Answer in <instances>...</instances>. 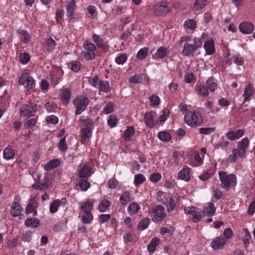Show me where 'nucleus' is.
I'll list each match as a JSON object with an SVG mask.
<instances>
[{
    "label": "nucleus",
    "mask_w": 255,
    "mask_h": 255,
    "mask_svg": "<svg viewBox=\"0 0 255 255\" xmlns=\"http://www.w3.org/2000/svg\"><path fill=\"white\" fill-rule=\"evenodd\" d=\"M32 176L35 182L32 185L33 188L42 190L44 188H47L49 187L50 180H51V174L46 172L43 178L41 179L42 174L38 170H36L33 172Z\"/></svg>",
    "instance_id": "f257e3e1"
},
{
    "label": "nucleus",
    "mask_w": 255,
    "mask_h": 255,
    "mask_svg": "<svg viewBox=\"0 0 255 255\" xmlns=\"http://www.w3.org/2000/svg\"><path fill=\"white\" fill-rule=\"evenodd\" d=\"M219 176L221 186L227 190L235 187L237 184V178L234 174L228 175L226 172L221 171L219 173Z\"/></svg>",
    "instance_id": "f03ea898"
},
{
    "label": "nucleus",
    "mask_w": 255,
    "mask_h": 255,
    "mask_svg": "<svg viewBox=\"0 0 255 255\" xmlns=\"http://www.w3.org/2000/svg\"><path fill=\"white\" fill-rule=\"evenodd\" d=\"M185 123L191 127H197L200 126L203 120L200 113L197 111H188L184 117Z\"/></svg>",
    "instance_id": "7ed1b4c3"
},
{
    "label": "nucleus",
    "mask_w": 255,
    "mask_h": 255,
    "mask_svg": "<svg viewBox=\"0 0 255 255\" xmlns=\"http://www.w3.org/2000/svg\"><path fill=\"white\" fill-rule=\"evenodd\" d=\"M158 199L161 203L165 204L168 212L172 211L175 207V203L173 198L169 194L162 192L158 193Z\"/></svg>",
    "instance_id": "20e7f679"
},
{
    "label": "nucleus",
    "mask_w": 255,
    "mask_h": 255,
    "mask_svg": "<svg viewBox=\"0 0 255 255\" xmlns=\"http://www.w3.org/2000/svg\"><path fill=\"white\" fill-rule=\"evenodd\" d=\"M148 10L154 12L156 15H161L166 14L170 11L166 1H161L160 3L149 6Z\"/></svg>",
    "instance_id": "39448f33"
},
{
    "label": "nucleus",
    "mask_w": 255,
    "mask_h": 255,
    "mask_svg": "<svg viewBox=\"0 0 255 255\" xmlns=\"http://www.w3.org/2000/svg\"><path fill=\"white\" fill-rule=\"evenodd\" d=\"M75 106L77 108L75 111L76 115L81 114L86 109L89 104L88 98L82 96L77 97L73 101Z\"/></svg>",
    "instance_id": "423d86ee"
},
{
    "label": "nucleus",
    "mask_w": 255,
    "mask_h": 255,
    "mask_svg": "<svg viewBox=\"0 0 255 255\" xmlns=\"http://www.w3.org/2000/svg\"><path fill=\"white\" fill-rule=\"evenodd\" d=\"M37 111V105L33 103H28L23 106L20 110L21 115L24 117L34 116Z\"/></svg>",
    "instance_id": "0eeeda50"
},
{
    "label": "nucleus",
    "mask_w": 255,
    "mask_h": 255,
    "mask_svg": "<svg viewBox=\"0 0 255 255\" xmlns=\"http://www.w3.org/2000/svg\"><path fill=\"white\" fill-rule=\"evenodd\" d=\"M20 200V198L18 195L14 198L12 204L10 214L12 217H18L19 219H21L22 215L21 212L23 210V208L19 204Z\"/></svg>",
    "instance_id": "6e6552de"
},
{
    "label": "nucleus",
    "mask_w": 255,
    "mask_h": 255,
    "mask_svg": "<svg viewBox=\"0 0 255 255\" xmlns=\"http://www.w3.org/2000/svg\"><path fill=\"white\" fill-rule=\"evenodd\" d=\"M18 82L22 85L26 84L25 87L28 90L32 89L35 87V81L33 78L25 73L22 74Z\"/></svg>",
    "instance_id": "1a4fd4ad"
},
{
    "label": "nucleus",
    "mask_w": 255,
    "mask_h": 255,
    "mask_svg": "<svg viewBox=\"0 0 255 255\" xmlns=\"http://www.w3.org/2000/svg\"><path fill=\"white\" fill-rule=\"evenodd\" d=\"M128 81L130 84H136L143 82L148 83L149 79L147 76L144 74H135L129 78Z\"/></svg>",
    "instance_id": "9d476101"
},
{
    "label": "nucleus",
    "mask_w": 255,
    "mask_h": 255,
    "mask_svg": "<svg viewBox=\"0 0 255 255\" xmlns=\"http://www.w3.org/2000/svg\"><path fill=\"white\" fill-rule=\"evenodd\" d=\"M154 218L157 221L162 220L166 216L164 208L160 205L156 206L152 210Z\"/></svg>",
    "instance_id": "9b49d317"
},
{
    "label": "nucleus",
    "mask_w": 255,
    "mask_h": 255,
    "mask_svg": "<svg viewBox=\"0 0 255 255\" xmlns=\"http://www.w3.org/2000/svg\"><path fill=\"white\" fill-rule=\"evenodd\" d=\"M239 28L240 31L245 34L252 33L255 29L254 25L249 22H243L241 23Z\"/></svg>",
    "instance_id": "f8f14e48"
},
{
    "label": "nucleus",
    "mask_w": 255,
    "mask_h": 255,
    "mask_svg": "<svg viewBox=\"0 0 255 255\" xmlns=\"http://www.w3.org/2000/svg\"><path fill=\"white\" fill-rule=\"evenodd\" d=\"M249 139L248 137H245L238 142V148L236 149L243 156L246 153L247 149L249 146Z\"/></svg>",
    "instance_id": "ddd939ff"
},
{
    "label": "nucleus",
    "mask_w": 255,
    "mask_h": 255,
    "mask_svg": "<svg viewBox=\"0 0 255 255\" xmlns=\"http://www.w3.org/2000/svg\"><path fill=\"white\" fill-rule=\"evenodd\" d=\"M244 134L245 131L243 129H238L236 132L231 130L227 132L226 135L228 139L236 140L242 137Z\"/></svg>",
    "instance_id": "4468645a"
},
{
    "label": "nucleus",
    "mask_w": 255,
    "mask_h": 255,
    "mask_svg": "<svg viewBox=\"0 0 255 255\" xmlns=\"http://www.w3.org/2000/svg\"><path fill=\"white\" fill-rule=\"evenodd\" d=\"M255 90L254 89L253 85L251 83H248L245 87L243 97L244 99V102L248 100L255 94Z\"/></svg>",
    "instance_id": "2eb2a0df"
},
{
    "label": "nucleus",
    "mask_w": 255,
    "mask_h": 255,
    "mask_svg": "<svg viewBox=\"0 0 255 255\" xmlns=\"http://www.w3.org/2000/svg\"><path fill=\"white\" fill-rule=\"evenodd\" d=\"M204 48L207 55H212L214 53L215 49L214 42L212 39L208 40L204 44Z\"/></svg>",
    "instance_id": "dca6fc26"
},
{
    "label": "nucleus",
    "mask_w": 255,
    "mask_h": 255,
    "mask_svg": "<svg viewBox=\"0 0 255 255\" xmlns=\"http://www.w3.org/2000/svg\"><path fill=\"white\" fill-rule=\"evenodd\" d=\"M81 142L85 143L86 140L91 137L92 134V129L90 127H85L82 128L81 131Z\"/></svg>",
    "instance_id": "f3484780"
},
{
    "label": "nucleus",
    "mask_w": 255,
    "mask_h": 255,
    "mask_svg": "<svg viewBox=\"0 0 255 255\" xmlns=\"http://www.w3.org/2000/svg\"><path fill=\"white\" fill-rule=\"evenodd\" d=\"M155 114L152 113H147L144 117L145 123L147 127L152 128L155 125Z\"/></svg>",
    "instance_id": "a211bd4d"
},
{
    "label": "nucleus",
    "mask_w": 255,
    "mask_h": 255,
    "mask_svg": "<svg viewBox=\"0 0 255 255\" xmlns=\"http://www.w3.org/2000/svg\"><path fill=\"white\" fill-rule=\"evenodd\" d=\"M216 211V208L215 205L212 203H208L204 206L203 212L207 216L213 215Z\"/></svg>",
    "instance_id": "6ab92c4d"
},
{
    "label": "nucleus",
    "mask_w": 255,
    "mask_h": 255,
    "mask_svg": "<svg viewBox=\"0 0 255 255\" xmlns=\"http://www.w3.org/2000/svg\"><path fill=\"white\" fill-rule=\"evenodd\" d=\"M44 50L51 52L55 46V42L52 38H48L43 44Z\"/></svg>",
    "instance_id": "aec40b11"
},
{
    "label": "nucleus",
    "mask_w": 255,
    "mask_h": 255,
    "mask_svg": "<svg viewBox=\"0 0 255 255\" xmlns=\"http://www.w3.org/2000/svg\"><path fill=\"white\" fill-rule=\"evenodd\" d=\"M226 241L224 239L220 237H216L211 243V247L214 250L218 249L224 244Z\"/></svg>",
    "instance_id": "412c9836"
},
{
    "label": "nucleus",
    "mask_w": 255,
    "mask_h": 255,
    "mask_svg": "<svg viewBox=\"0 0 255 255\" xmlns=\"http://www.w3.org/2000/svg\"><path fill=\"white\" fill-rule=\"evenodd\" d=\"M189 173V168L188 167H185L178 172V177L181 180L188 181L190 178Z\"/></svg>",
    "instance_id": "4be33fe9"
},
{
    "label": "nucleus",
    "mask_w": 255,
    "mask_h": 255,
    "mask_svg": "<svg viewBox=\"0 0 255 255\" xmlns=\"http://www.w3.org/2000/svg\"><path fill=\"white\" fill-rule=\"evenodd\" d=\"M243 156H244L240 153V152L235 148L232 150V153L227 157V161L230 163H234L239 157Z\"/></svg>",
    "instance_id": "5701e85b"
},
{
    "label": "nucleus",
    "mask_w": 255,
    "mask_h": 255,
    "mask_svg": "<svg viewBox=\"0 0 255 255\" xmlns=\"http://www.w3.org/2000/svg\"><path fill=\"white\" fill-rule=\"evenodd\" d=\"M71 91L69 89H63L61 92V96L63 102L66 104H67L70 99L71 97Z\"/></svg>",
    "instance_id": "b1692460"
},
{
    "label": "nucleus",
    "mask_w": 255,
    "mask_h": 255,
    "mask_svg": "<svg viewBox=\"0 0 255 255\" xmlns=\"http://www.w3.org/2000/svg\"><path fill=\"white\" fill-rule=\"evenodd\" d=\"M25 225L27 227L36 228L40 225V221L36 218H28L25 220Z\"/></svg>",
    "instance_id": "393cba45"
},
{
    "label": "nucleus",
    "mask_w": 255,
    "mask_h": 255,
    "mask_svg": "<svg viewBox=\"0 0 255 255\" xmlns=\"http://www.w3.org/2000/svg\"><path fill=\"white\" fill-rule=\"evenodd\" d=\"M60 162L57 159L51 160L44 166V169L46 171L51 170L60 165Z\"/></svg>",
    "instance_id": "a878e982"
},
{
    "label": "nucleus",
    "mask_w": 255,
    "mask_h": 255,
    "mask_svg": "<svg viewBox=\"0 0 255 255\" xmlns=\"http://www.w3.org/2000/svg\"><path fill=\"white\" fill-rule=\"evenodd\" d=\"M91 174V168L86 165H84L79 171V176L80 178H88Z\"/></svg>",
    "instance_id": "bb28decb"
},
{
    "label": "nucleus",
    "mask_w": 255,
    "mask_h": 255,
    "mask_svg": "<svg viewBox=\"0 0 255 255\" xmlns=\"http://www.w3.org/2000/svg\"><path fill=\"white\" fill-rule=\"evenodd\" d=\"M213 144L214 148L216 149L220 148L224 149L227 148L229 142L227 140H219L215 142Z\"/></svg>",
    "instance_id": "cd10ccee"
},
{
    "label": "nucleus",
    "mask_w": 255,
    "mask_h": 255,
    "mask_svg": "<svg viewBox=\"0 0 255 255\" xmlns=\"http://www.w3.org/2000/svg\"><path fill=\"white\" fill-rule=\"evenodd\" d=\"M17 33L19 35L21 40L24 43H28L30 41V36L28 33L22 29H18L17 30Z\"/></svg>",
    "instance_id": "c85d7f7f"
},
{
    "label": "nucleus",
    "mask_w": 255,
    "mask_h": 255,
    "mask_svg": "<svg viewBox=\"0 0 255 255\" xmlns=\"http://www.w3.org/2000/svg\"><path fill=\"white\" fill-rule=\"evenodd\" d=\"M244 233L243 242L246 247H248L250 245V241L252 238L251 235L247 228H244L243 230Z\"/></svg>",
    "instance_id": "c756f323"
},
{
    "label": "nucleus",
    "mask_w": 255,
    "mask_h": 255,
    "mask_svg": "<svg viewBox=\"0 0 255 255\" xmlns=\"http://www.w3.org/2000/svg\"><path fill=\"white\" fill-rule=\"evenodd\" d=\"M97 88L101 92L108 93L110 90V86L108 81H101L99 83Z\"/></svg>",
    "instance_id": "7c9ffc66"
},
{
    "label": "nucleus",
    "mask_w": 255,
    "mask_h": 255,
    "mask_svg": "<svg viewBox=\"0 0 255 255\" xmlns=\"http://www.w3.org/2000/svg\"><path fill=\"white\" fill-rule=\"evenodd\" d=\"M139 205L136 202H131L128 207V212L129 215H133L136 214L139 209Z\"/></svg>",
    "instance_id": "2f4dec72"
},
{
    "label": "nucleus",
    "mask_w": 255,
    "mask_h": 255,
    "mask_svg": "<svg viewBox=\"0 0 255 255\" xmlns=\"http://www.w3.org/2000/svg\"><path fill=\"white\" fill-rule=\"evenodd\" d=\"M75 4V1L74 0H71L66 7L68 19L70 21L73 19V12L74 10Z\"/></svg>",
    "instance_id": "473e14b6"
},
{
    "label": "nucleus",
    "mask_w": 255,
    "mask_h": 255,
    "mask_svg": "<svg viewBox=\"0 0 255 255\" xmlns=\"http://www.w3.org/2000/svg\"><path fill=\"white\" fill-rule=\"evenodd\" d=\"M196 49L194 47L193 44L186 43L184 44V48L182 51V54L184 55L188 56L190 55Z\"/></svg>",
    "instance_id": "72a5a7b5"
},
{
    "label": "nucleus",
    "mask_w": 255,
    "mask_h": 255,
    "mask_svg": "<svg viewBox=\"0 0 255 255\" xmlns=\"http://www.w3.org/2000/svg\"><path fill=\"white\" fill-rule=\"evenodd\" d=\"M196 90L198 94L202 95L204 97H207L209 94L208 89L205 86L203 85H200L197 86L196 87Z\"/></svg>",
    "instance_id": "f704fd0d"
},
{
    "label": "nucleus",
    "mask_w": 255,
    "mask_h": 255,
    "mask_svg": "<svg viewBox=\"0 0 255 255\" xmlns=\"http://www.w3.org/2000/svg\"><path fill=\"white\" fill-rule=\"evenodd\" d=\"M207 89L212 92H214L217 88V85L214 82V78L210 77L206 81Z\"/></svg>",
    "instance_id": "c9c22d12"
},
{
    "label": "nucleus",
    "mask_w": 255,
    "mask_h": 255,
    "mask_svg": "<svg viewBox=\"0 0 255 255\" xmlns=\"http://www.w3.org/2000/svg\"><path fill=\"white\" fill-rule=\"evenodd\" d=\"M130 200V194L127 191L124 192L120 198V201L122 205H127Z\"/></svg>",
    "instance_id": "e433bc0d"
},
{
    "label": "nucleus",
    "mask_w": 255,
    "mask_h": 255,
    "mask_svg": "<svg viewBox=\"0 0 255 255\" xmlns=\"http://www.w3.org/2000/svg\"><path fill=\"white\" fill-rule=\"evenodd\" d=\"M3 155L6 160H10L14 156V150L11 148H5L3 151Z\"/></svg>",
    "instance_id": "4c0bfd02"
},
{
    "label": "nucleus",
    "mask_w": 255,
    "mask_h": 255,
    "mask_svg": "<svg viewBox=\"0 0 255 255\" xmlns=\"http://www.w3.org/2000/svg\"><path fill=\"white\" fill-rule=\"evenodd\" d=\"M93 208V203L89 200L83 203L81 205V208L84 213L91 212Z\"/></svg>",
    "instance_id": "58836bf2"
},
{
    "label": "nucleus",
    "mask_w": 255,
    "mask_h": 255,
    "mask_svg": "<svg viewBox=\"0 0 255 255\" xmlns=\"http://www.w3.org/2000/svg\"><path fill=\"white\" fill-rule=\"evenodd\" d=\"M93 40L97 44V45L102 48L105 49L107 48V46L103 42V39L96 34L93 35Z\"/></svg>",
    "instance_id": "ea45409f"
},
{
    "label": "nucleus",
    "mask_w": 255,
    "mask_h": 255,
    "mask_svg": "<svg viewBox=\"0 0 255 255\" xmlns=\"http://www.w3.org/2000/svg\"><path fill=\"white\" fill-rule=\"evenodd\" d=\"M110 205V202L106 199L101 200L99 205V210L101 212H105Z\"/></svg>",
    "instance_id": "a19ab883"
},
{
    "label": "nucleus",
    "mask_w": 255,
    "mask_h": 255,
    "mask_svg": "<svg viewBox=\"0 0 255 255\" xmlns=\"http://www.w3.org/2000/svg\"><path fill=\"white\" fill-rule=\"evenodd\" d=\"M158 137L161 140L163 141H168L171 138L170 134L166 131H162L159 132L158 134Z\"/></svg>",
    "instance_id": "79ce46f5"
},
{
    "label": "nucleus",
    "mask_w": 255,
    "mask_h": 255,
    "mask_svg": "<svg viewBox=\"0 0 255 255\" xmlns=\"http://www.w3.org/2000/svg\"><path fill=\"white\" fill-rule=\"evenodd\" d=\"M146 180L145 177L142 174H138L134 176V183L136 187L142 184Z\"/></svg>",
    "instance_id": "37998d69"
},
{
    "label": "nucleus",
    "mask_w": 255,
    "mask_h": 255,
    "mask_svg": "<svg viewBox=\"0 0 255 255\" xmlns=\"http://www.w3.org/2000/svg\"><path fill=\"white\" fill-rule=\"evenodd\" d=\"M159 240L157 238H153L151 240L150 244L147 247L148 250L150 253L154 252L155 250L156 247L159 243Z\"/></svg>",
    "instance_id": "c03bdc74"
},
{
    "label": "nucleus",
    "mask_w": 255,
    "mask_h": 255,
    "mask_svg": "<svg viewBox=\"0 0 255 255\" xmlns=\"http://www.w3.org/2000/svg\"><path fill=\"white\" fill-rule=\"evenodd\" d=\"M207 4L206 0H196L194 5L195 10H199L203 8Z\"/></svg>",
    "instance_id": "a18cd8bd"
},
{
    "label": "nucleus",
    "mask_w": 255,
    "mask_h": 255,
    "mask_svg": "<svg viewBox=\"0 0 255 255\" xmlns=\"http://www.w3.org/2000/svg\"><path fill=\"white\" fill-rule=\"evenodd\" d=\"M128 57L126 54H120L115 59L117 64L123 65L127 60Z\"/></svg>",
    "instance_id": "49530a36"
},
{
    "label": "nucleus",
    "mask_w": 255,
    "mask_h": 255,
    "mask_svg": "<svg viewBox=\"0 0 255 255\" xmlns=\"http://www.w3.org/2000/svg\"><path fill=\"white\" fill-rule=\"evenodd\" d=\"M84 49L86 51H96V46L88 41H85L83 44Z\"/></svg>",
    "instance_id": "de8ad7c7"
},
{
    "label": "nucleus",
    "mask_w": 255,
    "mask_h": 255,
    "mask_svg": "<svg viewBox=\"0 0 255 255\" xmlns=\"http://www.w3.org/2000/svg\"><path fill=\"white\" fill-rule=\"evenodd\" d=\"M134 133V128L131 127H128L125 132L124 139L126 140H129L130 136L132 135Z\"/></svg>",
    "instance_id": "09e8293b"
},
{
    "label": "nucleus",
    "mask_w": 255,
    "mask_h": 255,
    "mask_svg": "<svg viewBox=\"0 0 255 255\" xmlns=\"http://www.w3.org/2000/svg\"><path fill=\"white\" fill-rule=\"evenodd\" d=\"M167 54V49L165 47H159L156 53V56L159 58H163L166 56Z\"/></svg>",
    "instance_id": "8fccbe9b"
},
{
    "label": "nucleus",
    "mask_w": 255,
    "mask_h": 255,
    "mask_svg": "<svg viewBox=\"0 0 255 255\" xmlns=\"http://www.w3.org/2000/svg\"><path fill=\"white\" fill-rule=\"evenodd\" d=\"M79 185L81 189L83 191H86L90 186V184L87 180L84 179L80 180Z\"/></svg>",
    "instance_id": "3c124183"
},
{
    "label": "nucleus",
    "mask_w": 255,
    "mask_h": 255,
    "mask_svg": "<svg viewBox=\"0 0 255 255\" xmlns=\"http://www.w3.org/2000/svg\"><path fill=\"white\" fill-rule=\"evenodd\" d=\"M148 49L146 48H143L138 51L136 56L139 60L143 59L147 55Z\"/></svg>",
    "instance_id": "603ef678"
},
{
    "label": "nucleus",
    "mask_w": 255,
    "mask_h": 255,
    "mask_svg": "<svg viewBox=\"0 0 255 255\" xmlns=\"http://www.w3.org/2000/svg\"><path fill=\"white\" fill-rule=\"evenodd\" d=\"M93 218L91 212L84 213V215L82 216V222L85 224H89L92 221Z\"/></svg>",
    "instance_id": "864d4df0"
},
{
    "label": "nucleus",
    "mask_w": 255,
    "mask_h": 255,
    "mask_svg": "<svg viewBox=\"0 0 255 255\" xmlns=\"http://www.w3.org/2000/svg\"><path fill=\"white\" fill-rule=\"evenodd\" d=\"M60 203V201L59 200H55L50 205V211L52 213H56L58 209L59 205Z\"/></svg>",
    "instance_id": "5fc2aeb1"
},
{
    "label": "nucleus",
    "mask_w": 255,
    "mask_h": 255,
    "mask_svg": "<svg viewBox=\"0 0 255 255\" xmlns=\"http://www.w3.org/2000/svg\"><path fill=\"white\" fill-rule=\"evenodd\" d=\"M150 221L148 218L144 219L139 222L138 228L142 230L145 229L149 224Z\"/></svg>",
    "instance_id": "6e6d98bb"
},
{
    "label": "nucleus",
    "mask_w": 255,
    "mask_h": 255,
    "mask_svg": "<svg viewBox=\"0 0 255 255\" xmlns=\"http://www.w3.org/2000/svg\"><path fill=\"white\" fill-rule=\"evenodd\" d=\"M95 51H86V50L83 53L84 58L86 60L94 59L95 57Z\"/></svg>",
    "instance_id": "4d7b16f0"
},
{
    "label": "nucleus",
    "mask_w": 255,
    "mask_h": 255,
    "mask_svg": "<svg viewBox=\"0 0 255 255\" xmlns=\"http://www.w3.org/2000/svg\"><path fill=\"white\" fill-rule=\"evenodd\" d=\"M19 60L22 64H26L30 60V57L28 53H23L19 56Z\"/></svg>",
    "instance_id": "13d9d810"
},
{
    "label": "nucleus",
    "mask_w": 255,
    "mask_h": 255,
    "mask_svg": "<svg viewBox=\"0 0 255 255\" xmlns=\"http://www.w3.org/2000/svg\"><path fill=\"white\" fill-rule=\"evenodd\" d=\"M184 25L187 28L191 29H194L196 27V23L193 19H189L185 21Z\"/></svg>",
    "instance_id": "bf43d9fd"
},
{
    "label": "nucleus",
    "mask_w": 255,
    "mask_h": 255,
    "mask_svg": "<svg viewBox=\"0 0 255 255\" xmlns=\"http://www.w3.org/2000/svg\"><path fill=\"white\" fill-rule=\"evenodd\" d=\"M81 122L83 123V126L86 127H90L93 126L94 122L93 120L89 118H83L81 120Z\"/></svg>",
    "instance_id": "052dcab7"
},
{
    "label": "nucleus",
    "mask_w": 255,
    "mask_h": 255,
    "mask_svg": "<svg viewBox=\"0 0 255 255\" xmlns=\"http://www.w3.org/2000/svg\"><path fill=\"white\" fill-rule=\"evenodd\" d=\"M107 184L110 188L115 189L118 184V181L114 177L108 181Z\"/></svg>",
    "instance_id": "680f3d73"
},
{
    "label": "nucleus",
    "mask_w": 255,
    "mask_h": 255,
    "mask_svg": "<svg viewBox=\"0 0 255 255\" xmlns=\"http://www.w3.org/2000/svg\"><path fill=\"white\" fill-rule=\"evenodd\" d=\"M67 145L66 142L65 137H62L59 143V148L61 151H65L67 149Z\"/></svg>",
    "instance_id": "e2e57ef3"
},
{
    "label": "nucleus",
    "mask_w": 255,
    "mask_h": 255,
    "mask_svg": "<svg viewBox=\"0 0 255 255\" xmlns=\"http://www.w3.org/2000/svg\"><path fill=\"white\" fill-rule=\"evenodd\" d=\"M161 175L160 173H154L150 175V180L153 183H156L159 181L161 179Z\"/></svg>",
    "instance_id": "0e129e2a"
},
{
    "label": "nucleus",
    "mask_w": 255,
    "mask_h": 255,
    "mask_svg": "<svg viewBox=\"0 0 255 255\" xmlns=\"http://www.w3.org/2000/svg\"><path fill=\"white\" fill-rule=\"evenodd\" d=\"M149 99L153 106H158L160 103L159 98L155 95L150 96Z\"/></svg>",
    "instance_id": "69168bd1"
},
{
    "label": "nucleus",
    "mask_w": 255,
    "mask_h": 255,
    "mask_svg": "<svg viewBox=\"0 0 255 255\" xmlns=\"http://www.w3.org/2000/svg\"><path fill=\"white\" fill-rule=\"evenodd\" d=\"M169 110L166 108H164L162 110V114L160 115L159 118V121L160 122H164L166 120L167 117L169 116Z\"/></svg>",
    "instance_id": "338daca9"
},
{
    "label": "nucleus",
    "mask_w": 255,
    "mask_h": 255,
    "mask_svg": "<svg viewBox=\"0 0 255 255\" xmlns=\"http://www.w3.org/2000/svg\"><path fill=\"white\" fill-rule=\"evenodd\" d=\"M46 122L48 124L55 125L58 122V119L57 117L52 115L46 118Z\"/></svg>",
    "instance_id": "774afa93"
}]
</instances>
